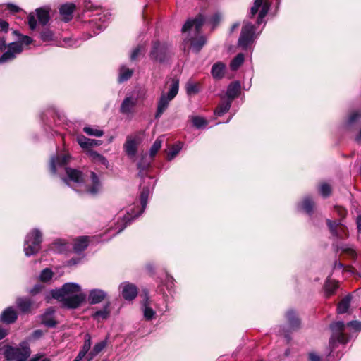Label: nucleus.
<instances>
[{"label":"nucleus","mask_w":361,"mask_h":361,"mask_svg":"<svg viewBox=\"0 0 361 361\" xmlns=\"http://www.w3.org/2000/svg\"><path fill=\"white\" fill-rule=\"evenodd\" d=\"M51 293L54 299L61 301L64 307L70 309L78 307L86 298L80 285L75 283H66L61 288L52 290Z\"/></svg>","instance_id":"1"},{"label":"nucleus","mask_w":361,"mask_h":361,"mask_svg":"<svg viewBox=\"0 0 361 361\" xmlns=\"http://www.w3.org/2000/svg\"><path fill=\"white\" fill-rule=\"evenodd\" d=\"M204 21V16L199 14L195 18L187 20L182 28L183 32H188V36L185 39V42H190L195 52H199L207 42L204 36L199 35Z\"/></svg>","instance_id":"2"},{"label":"nucleus","mask_w":361,"mask_h":361,"mask_svg":"<svg viewBox=\"0 0 361 361\" xmlns=\"http://www.w3.org/2000/svg\"><path fill=\"white\" fill-rule=\"evenodd\" d=\"M66 173L68 178L71 180L79 184L80 187H84V189L81 188L79 190L80 192L85 191L87 193L90 194V195L94 196L102 191V183L99 177L94 172H91L90 173V185H85L82 184L83 176L80 171L70 168H66Z\"/></svg>","instance_id":"3"},{"label":"nucleus","mask_w":361,"mask_h":361,"mask_svg":"<svg viewBox=\"0 0 361 361\" xmlns=\"http://www.w3.org/2000/svg\"><path fill=\"white\" fill-rule=\"evenodd\" d=\"M347 326L350 327L355 331H360L361 322L353 320L346 324L341 321L332 323L330 325V329L332 332V335L329 340L331 345L334 347L336 342L341 344H345L349 341L350 336L345 333V330Z\"/></svg>","instance_id":"4"},{"label":"nucleus","mask_w":361,"mask_h":361,"mask_svg":"<svg viewBox=\"0 0 361 361\" xmlns=\"http://www.w3.org/2000/svg\"><path fill=\"white\" fill-rule=\"evenodd\" d=\"M179 90V81L173 78L169 85V90L167 93L162 92L157 102L155 118H159L164 112L169 107V103L177 95Z\"/></svg>","instance_id":"5"},{"label":"nucleus","mask_w":361,"mask_h":361,"mask_svg":"<svg viewBox=\"0 0 361 361\" xmlns=\"http://www.w3.org/2000/svg\"><path fill=\"white\" fill-rule=\"evenodd\" d=\"M150 193V190L149 188L144 187L140 193V203L142 205V208L137 213L133 212V209H131V212L129 211L127 212V214L123 216L121 221H118L116 225V229L118 231L116 232V234L121 233L126 226L131 222L135 218L138 217L145 209L147 204L148 197Z\"/></svg>","instance_id":"6"},{"label":"nucleus","mask_w":361,"mask_h":361,"mask_svg":"<svg viewBox=\"0 0 361 361\" xmlns=\"http://www.w3.org/2000/svg\"><path fill=\"white\" fill-rule=\"evenodd\" d=\"M32 39L27 35H22L18 42H11L8 44V49L0 56V64L11 61L16 59L17 55L22 53L23 45H29L32 42Z\"/></svg>","instance_id":"7"},{"label":"nucleus","mask_w":361,"mask_h":361,"mask_svg":"<svg viewBox=\"0 0 361 361\" xmlns=\"http://www.w3.org/2000/svg\"><path fill=\"white\" fill-rule=\"evenodd\" d=\"M42 233L38 229H33L25 237L24 252L27 257L37 253L41 248Z\"/></svg>","instance_id":"8"},{"label":"nucleus","mask_w":361,"mask_h":361,"mask_svg":"<svg viewBox=\"0 0 361 361\" xmlns=\"http://www.w3.org/2000/svg\"><path fill=\"white\" fill-rule=\"evenodd\" d=\"M171 56L169 45L164 42L154 41L152 44L149 57L152 60L164 63L169 60Z\"/></svg>","instance_id":"9"},{"label":"nucleus","mask_w":361,"mask_h":361,"mask_svg":"<svg viewBox=\"0 0 361 361\" xmlns=\"http://www.w3.org/2000/svg\"><path fill=\"white\" fill-rule=\"evenodd\" d=\"M255 40V26L250 23H246L243 25L238 44L243 50L248 49L250 44Z\"/></svg>","instance_id":"10"},{"label":"nucleus","mask_w":361,"mask_h":361,"mask_svg":"<svg viewBox=\"0 0 361 361\" xmlns=\"http://www.w3.org/2000/svg\"><path fill=\"white\" fill-rule=\"evenodd\" d=\"M21 348L8 346L4 350V355L8 361L16 360L21 358L26 353H30V348L26 343L21 344Z\"/></svg>","instance_id":"11"},{"label":"nucleus","mask_w":361,"mask_h":361,"mask_svg":"<svg viewBox=\"0 0 361 361\" xmlns=\"http://www.w3.org/2000/svg\"><path fill=\"white\" fill-rule=\"evenodd\" d=\"M141 140L137 134L134 136H127L126 141L123 145V149L126 154L132 158L134 157L137 152V146Z\"/></svg>","instance_id":"12"},{"label":"nucleus","mask_w":361,"mask_h":361,"mask_svg":"<svg viewBox=\"0 0 361 361\" xmlns=\"http://www.w3.org/2000/svg\"><path fill=\"white\" fill-rule=\"evenodd\" d=\"M139 98L145 99V94L142 96L134 97L133 95L126 97L121 103L120 111L123 114H130L136 106Z\"/></svg>","instance_id":"13"},{"label":"nucleus","mask_w":361,"mask_h":361,"mask_svg":"<svg viewBox=\"0 0 361 361\" xmlns=\"http://www.w3.org/2000/svg\"><path fill=\"white\" fill-rule=\"evenodd\" d=\"M120 288L121 289L123 298L126 300H133L137 295V287L128 282L122 283L120 285Z\"/></svg>","instance_id":"14"},{"label":"nucleus","mask_w":361,"mask_h":361,"mask_svg":"<svg viewBox=\"0 0 361 361\" xmlns=\"http://www.w3.org/2000/svg\"><path fill=\"white\" fill-rule=\"evenodd\" d=\"M107 294L101 289H92L90 291L88 300L91 305L100 303L106 297Z\"/></svg>","instance_id":"15"},{"label":"nucleus","mask_w":361,"mask_h":361,"mask_svg":"<svg viewBox=\"0 0 361 361\" xmlns=\"http://www.w3.org/2000/svg\"><path fill=\"white\" fill-rule=\"evenodd\" d=\"M110 302H107L102 309L95 311L92 314V318L98 322L108 319L110 316Z\"/></svg>","instance_id":"16"},{"label":"nucleus","mask_w":361,"mask_h":361,"mask_svg":"<svg viewBox=\"0 0 361 361\" xmlns=\"http://www.w3.org/2000/svg\"><path fill=\"white\" fill-rule=\"evenodd\" d=\"M77 141L79 145L83 149H89L102 144V141L100 140L90 139L82 135H78Z\"/></svg>","instance_id":"17"},{"label":"nucleus","mask_w":361,"mask_h":361,"mask_svg":"<svg viewBox=\"0 0 361 361\" xmlns=\"http://www.w3.org/2000/svg\"><path fill=\"white\" fill-rule=\"evenodd\" d=\"M68 159L69 156L66 154L60 157H52L50 161V170L51 173L55 174L56 173V166L65 165Z\"/></svg>","instance_id":"18"},{"label":"nucleus","mask_w":361,"mask_h":361,"mask_svg":"<svg viewBox=\"0 0 361 361\" xmlns=\"http://www.w3.org/2000/svg\"><path fill=\"white\" fill-rule=\"evenodd\" d=\"M74 9L75 5L73 4H66L61 6L59 11L63 21L68 22L73 18Z\"/></svg>","instance_id":"19"},{"label":"nucleus","mask_w":361,"mask_h":361,"mask_svg":"<svg viewBox=\"0 0 361 361\" xmlns=\"http://www.w3.org/2000/svg\"><path fill=\"white\" fill-rule=\"evenodd\" d=\"M54 310L49 307L45 313L42 316V323L47 327H54L56 322L54 319Z\"/></svg>","instance_id":"20"},{"label":"nucleus","mask_w":361,"mask_h":361,"mask_svg":"<svg viewBox=\"0 0 361 361\" xmlns=\"http://www.w3.org/2000/svg\"><path fill=\"white\" fill-rule=\"evenodd\" d=\"M286 317L292 330L294 331L300 328V320L293 310H288L286 314Z\"/></svg>","instance_id":"21"},{"label":"nucleus","mask_w":361,"mask_h":361,"mask_svg":"<svg viewBox=\"0 0 361 361\" xmlns=\"http://www.w3.org/2000/svg\"><path fill=\"white\" fill-rule=\"evenodd\" d=\"M1 321L6 324L13 323L17 319V314L13 307L6 308L1 314Z\"/></svg>","instance_id":"22"},{"label":"nucleus","mask_w":361,"mask_h":361,"mask_svg":"<svg viewBox=\"0 0 361 361\" xmlns=\"http://www.w3.org/2000/svg\"><path fill=\"white\" fill-rule=\"evenodd\" d=\"M240 90V85L238 82H234L230 84L227 88L226 96L228 100L231 102L239 94Z\"/></svg>","instance_id":"23"},{"label":"nucleus","mask_w":361,"mask_h":361,"mask_svg":"<svg viewBox=\"0 0 361 361\" xmlns=\"http://www.w3.org/2000/svg\"><path fill=\"white\" fill-rule=\"evenodd\" d=\"M225 73V65L221 62L214 63L211 70V74L216 79H221Z\"/></svg>","instance_id":"24"},{"label":"nucleus","mask_w":361,"mask_h":361,"mask_svg":"<svg viewBox=\"0 0 361 361\" xmlns=\"http://www.w3.org/2000/svg\"><path fill=\"white\" fill-rule=\"evenodd\" d=\"M299 207L308 214H312L314 208V202L310 197H305L300 203Z\"/></svg>","instance_id":"25"},{"label":"nucleus","mask_w":361,"mask_h":361,"mask_svg":"<svg viewBox=\"0 0 361 361\" xmlns=\"http://www.w3.org/2000/svg\"><path fill=\"white\" fill-rule=\"evenodd\" d=\"M142 306L144 317L145 318V319L148 321L152 320L154 318L155 312L149 306V299L147 295H146V298L143 301Z\"/></svg>","instance_id":"26"},{"label":"nucleus","mask_w":361,"mask_h":361,"mask_svg":"<svg viewBox=\"0 0 361 361\" xmlns=\"http://www.w3.org/2000/svg\"><path fill=\"white\" fill-rule=\"evenodd\" d=\"M106 341H102L94 345L92 350L87 355V361H92L106 346Z\"/></svg>","instance_id":"27"},{"label":"nucleus","mask_w":361,"mask_h":361,"mask_svg":"<svg viewBox=\"0 0 361 361\" xmlns=\"http://www.w3.org/2000/svg\"><path fill=\"white\" fill-rule=\"evenodd\" d=\"M338 288V281L328 279L326 281L324 290L326 297L329 298L332 295L336 290Z\"/></svg>","instance_id":"28"},{"label":"nucleus","mask_w":361,"mask_h":361,"mask_svg":"<svg viewBox=\"0 0 361 361\" xmlns=\"http://www.w3.org/2000/svg\"><path fill=\"white\" fill-rule=\"evenodd\" d=\"M88 245V237L83 236L78 238L74 243L73 249L75 252H80L85 250Z\"/></svg>","instance_id":"29"},{"label":"nucleus","mask_w":361,"mask_h":361,"mask_svg":"<svg viewBox=\"0 0 361 361\" xmlns=\"http://www.w3.org/2000/svg\"><path fill=\"white\" fill-rule=\"evenodd\" d=\"M133 73V71L127 68L126 66H121L119 68L118 82H123L129 80Z\"/></svg>","instance_id":"30"},{"label":"nucleus","mask_w":361,"mask_h":361,"mask_svg":"<svg viewBox=\"0 0 361 361\" xmlns=\"http://www.w3.org/2000/svg\"><path fill=\"white\" fill-rule=\"evenodd\" d=\"M109 19V17L106 14H99L97 17H95L92 20V21L97 25L98 28V32H95V34H98L99 31L102 30L106 27V22Z\"/></svg>","instance_id":"31"},{"label":"nucleus","mask_w":361,"mask_h":361,"mask_svg":"<svg viewBox=\"0 0 361 361\" xmlns=\"http://www.w3.org/2000/svg\"><path fill=\"white\" fill-rule=\"evenodd\" d=\"M338 250L352 259H355L357 257V252L351 245L342 244L338 247Z\"/></svg>","instance_id":"32"},{"label":"nucleus","mask_w":361,"mask_h":361,"mask_svg":"<svg viewBox=\"0 0 361 361\" xmlns=\"http://www.w3.org/2000/svg\"><path fill=\"white\" fill-rule=\"evenodd\" d=\"M351 301V296L347 295L343 298L338 303L337 307V312L338 314H343L348 312Z\"/></svg>","instance_id":"33"},{"label":"nucleus","mask_w":361,"mask_h":361,"mask_svg":"<svg viewBox=\"0 0 361 361\" xmlns=\"http://www.w3.org/2000/svg\"><path fill=\"white\" fill-rule=\"evenodd\" d=\"M265 4H269V3L264 0H255L253 6L250 8L249 17L253 18Z\"/></svg>","instance_id":"34"},{"label":"nucleus","mask_w":361,"mask_h":361,"mask_svg":"<svg viewBox=\"0 0 361 361\" xmlns=\"http://www.w3.org/2000/svg\"><path fill=\"white\" fill-rule=\"evenodd\" d=\"M265 4H269V3L264 0H255L253 6L250 8L249 17L253 18Z\"/></svg>","instance_id":"35"},{"label":"nucleus","mask_w":361,"mask_h":361,"mask_svg":"<svg viewBox=\"0 0 361 361\" xmlns=\"http://www.w3.org/2000/svg\"><path fill=\"white\" fill-rule=\"evenodd\" d=\"M245 61V56L242 53H239L237 56L233 59L230 63V68L233 71H236L243 63Z\"/></svg>","instance_id":"36"},{"label":"nucleus","mask_w":361,"mask_h":361,"mask_svg":"<svg viewBox=\"0 0 361 361\" xmlns=\"http://www.w3.org/2000/svg\"><path fill=\"white\" fill-rule=\"evenodd\" d=\"M231 104L232 102L231 100H227L221 103L215 110V114L218 116L224 115L230 109Z\"/></svg>","instance_id":"37"},{"label":"nucleus","mask_w":361,"mask_h":361,"mask_svg":"<svg viewBox=\"0 0 361 361\" xmlns=\"http://www.w3.org/2000/svg\"><path fill=\"white\" fill-rule=\"evenodd\" d=\"M36 12L39 22L45 25L49 20V12L44 8H37Z\"/></svg>","instance_id":"38"},{"label":"nucleus","mask_w":361,"mask_h":361,"mask_svg":"<svg viewBox=\"0 0 361 361\" xmlns=\"http://www.w3.org/2000/svg\"><path fill=\"white\" fill-rule=\"evenodd\" d=\"M183 147V143L179 142L177 144L172 146V147L169 149V152L167 154V159L169 161L174 159L176 155L180 152Z\"/></svg>","instance_id":"39"},{"label":"nucleus","mask_w":361,"mask_h":361,"mask_svg":"<svg viewBox=\"0 0 361 361\" xmlns=\"http://www.w3.org/2000/svg\"><path fill=\"white\" fill-rule=\"evenodd\" d=\"M92 345L91 342V336L89 334H86L85 335V341L82 345V349L80 350L79 353L87 357V354L89 353V350L90 349Z\"/></svg>","instance_id":"40"},{"label":"nucleus","mask_w":361,"mask_h":361,"mask_svg":"<svg viewBox=\"0 0 361 361\" xmlns=\"http://www.w3.org/2000/svg\"><path fill=\"white\" fill-rule=\"evenodd\" d=\"M16 304L18 307L23 312H27L31 307V302L27 298H18Z\"/></svg>","instance_id":"41"},{"label":"nucleus","mask_w":361,"mask_h":361,"mask_svg":"<svg viewBox=\"0 0 361 361\" xmlns=\"http://www.w3.org/2000/svg\"><path fill=\"white\" fill-rule=\"evenodd\" d=\"M83 131L90 136H94L97 137H100L104 135L103 130L90 126L84 127Z\"/></svg>","instance_id":"42"},{"label":"nucleus","mask_w":361,"mask_h":361,"mask_svg":"<svg viewBox=\"0 0 361 361\" xmlns=\"http://www.w3.org/2000/svg\"><path fill=\"white\" fill-rule=\"evenodd\" d=\"M89 154L93 161H97L102 165L107 166L108 161L104 156L94 151H90Z\"/></svg>","instance_id":"43"},{"label":"nucleus","mask_w":361,"mask_h":361,"mask_svg":"<svg viewBox=\"0 0 361 361\" xmlns=\"http://www.w3.org/2000/svg\"><path fill=\"white\" fill-rule=\"evenodd\" d=\"M162 142L163 140L161 139V137H158L154 141L149 150V154L151 157H154L157 153V152L161 149Z\"/></svg>","instance_id":"44"},{"label":"nucleus","mask_w":361,"mask_h":361,"mask_svg":"<svg viewBox=\"0 0 361 361\" xmlns=\"http://www.w3.org/2000/svg\"><path fill=\"white\" fill-rule=\"evenodd\" d=\"M186 92L188 94H195L199 92L198 83L188 81L186 84Z\"/></svg>","instance_id":"45"},{"label":"nucleus","mask_w":361,"mask_h":361,"mask_svg":"<svg viewBox=\"0 0 361 361\" xmlns=\"http://www.w3.org/2000/svg\"><path fill=\"white\" fill-rule=\"evenodd\" d=\"M40 39L45 42H51L54 39V34L49 29L45 28L40 33Z\"/></svg>","instance_id":"46"},{"label":"nucleus","mask_w":361,"mask_h":361,"mask_svg":"<svg viewBox=\"0 0 361 361\" xmlns=\"http://www.w3.org/2000/svg\"><path fill=\"white\" fill-rule=\"evenodd\" d=\"M192 122L194 126L197 128L205 127L208 122L206 119L200 116H194L192 118Z\"/></svg>","instance_id":"47"},{"label":"nucleus","mask_w":361,"mask_h":361,"mask_svg":"<svg viewBox=\"0 0 361 361\" xmlns=\"http://www.w3.org/2000/svg\"><path fill=\"white\" fill-rule=\"evenodd\" d=\"M270 4H265L263 8L259 11V15L257 19V24L260 25L269 12Z\"/></svg>","instance_id":"48"},{"label":"nucleus","mask_w":361,"mask_h":361,"mask_svg":"<svg viewBox=\"0 0 361 361\" xmlns=\"http://www.w3.org/2000/svg\"><path fill=\"white\" fill-rule=\"evenodd\" d=\"M52 271L49 268H46L42 271L39 279L42 281L47 282L49 281L52 278Z\"/></svg>","instance_id":"49"},{"label":"nucleus","mask_w":361,"mask_h":361,"mask_svg":"<svg viewBox=\"0 0 361 361\" xmlns=\"http://www.w3.org/2000/svg\"><path fill=\"white\" fill-rule=\"evenodd\" d=\"M145 49V45L144 44H139L137 45L132 51L130 54V60L135 61L137 59V58L141 55V54L144 51Z\"/></svg>","instance_id":"50"},{"label":"nucleus","mask_w":361,"mask_h":361,"mask_svg":"<svg viewBox=\"0 0 361 361\" xmlns=\"http://www.w3.org/2000/svg\"><path fill=\"white\" fill-rule=\"evenodd\" d=\"M319 192L324 197H327L331 192V188L327 183H322L319 187Z\"/></svg>","instance_id":"51"},{"label":"nucleus","mask_w":361,"mask_h":361,"mask_svg":"<svg viewBox=\"0 0 361 361\" xmlns=\"http://www.w3.org/2000/svg\"><path fill=\"white\" fill-rule=\"evenodd\" d=\"M326 223L331 234L338 236V233H337L336 228L341 225V223H338L337 221H332L329 219L326 220Z\"/></svg>","instance_id":"52"},{"label":"nucleus","mask_w":361,"mask_h":361,"mask_svg":"<svg viewBox=\"0 0 361 361\" xmlns=\"http://www.w3.org/2000/svg\"><path fill=\"white\" fill-rule=\"evenodd\" d=\"M361 118V113L359 111L353 112L348 117L347 124L350 126Z\"/></svg>","instance_id":"53"},{"label":"nucleus","mask_w":361,"mask_h":361,"mask_svg":"<svg viewBox=\"0 0 361 361\" xmlns=\"http://www.w3.org/2000/svg\"><path fill=\"white\" fill-rule=\"evenodd\" d=\"M30 361H50L44 354H36L35 355Z\"/></svg>","instance_id":"54"},{"label":"nucleus","mask_w":361,"mask_h":361,"mask_svg":"<svg viewBox=\"0 0 361 361\" xmlns=\"http://www.w3.org/2000/svg\"><path fill=\"white\" fill-rule=\"evenodd\" d=\"M28 25L31 30H35L37 26V20L35 16L32 14H30L28 16Z\"/></svg>","instance_id":"55"},{"label":"nucleus","mask_w":361,"mask_h":361,"mask_svg":"<svg viewBox=\"0 0 361 361\" xmlns=\"http://www.w3.org/2000/svg\"><path fill=\"white\" fill-rule=\"evenodd\" d=\"M221 16L219 13H215L211 18L210 21L213 27L216 26L221 20Z\"/></svg>","instance_id":"56"},{"label":"nucleus","mask_w":361,"mask_h":361,"mask_svg":"<svg viewBox=\"0 0 361 361\" xmlns=\"http://www.w3.org/2000/svg\"><path fill=\"white\" fill-rule=\"evenodd\" d=\"M8 27H9V25L6 21L0 20V29L2 31L7 32Z\"/></svg>","instance_id":"57"},{"label":"nucleus","mask_w":361,"mask_h":361,"mask_svg":"<svg viewBox=\"0 0 361 361\" xmlns=\"http://www.w3.org/2000/svg\"><path fill=\"white\" fill-rule=\"evenodd\" d=\"M6 47L8 48V45H6L5 37H0V52L4 51Z\"/></svg>","instance_id":"58"},{"label":"nucleus","mask_w":361,"mask_h":361,"mask_svg":"<svg viewBox=\"0 0 361 361\" xmlns=\"http://www.w3.org/2000/svg\"><path fill=\"white\" fill-rule=\"evenodd\" d=\"M309 361H321V357L314 353L309 354Z\"/></svg>","instance_id":"59"},{"label":"nucleus","mask_w":361,"mask_h":361,"mask_svg":"<svg viewBox=\"0 0 361 361\" xmlns=\"http://www.w3.org/2000/svg\"><path fill=\"white\" fill-rule=\"evenodd\" d=\"M42 288V286L39 284L35 285L30 290V293L31 294L35 295L39 293Z\"/></svg>","instance_id":"60"},{"label":"nucleus","mask_w":361,"mask_h":361,"mask_svg":"<svg viewBox=\"0 0 361 361\" xmlns=\"http://www.w3.org/2000/svg\"><path fill=\"white\" fill-rule=\"evenodd\" d=\"M7 7L11 12L13 13H17L20 10L19 7L12 4H7Z\"/></svg>","instance_id":"61"},{"label":"nucleus","mask_w":361,"mask_h":361,"mask_svg":"<svg viewBox=\"0 0 361 361\" xmlns=\"http://www.w3.org/2000/svg\"><path fill=\"white\" fill-rule=\"evenodd\" d=\"M79 259L72 258L68 262V264L70 266L77 264L79 262Z\"/></svg>","instance_id":"62"},{"label":"nucleus","mask_w":361,"mask_h":361,"mask_svg":"<svg viewBox=\"0 0 361 361\" xmlns=\"http://www.w3.org/2000/svg\"><path fill=\"white\" fill-rule=\"evenodd\" d=\"M30 353H26L24 354L23 356L21 357V358H19L16 360V361H26L27 357L30 356Z\"/></svg>","instance_id":"63"},{"label":"nucleus","mask_w":361,"mask_h":361,"mask_svg":"<svg viewBox=\"0 0 361 361\" xmlns=\"http://www.w3.org/2000/svg\"><path fill=\"white\" fill-rule=\"evenodd\" d=\"M357 226L358 231L361 232V215L359 216L357 219Z\"/></svg>","instance_id":"64"}]
</instances>
